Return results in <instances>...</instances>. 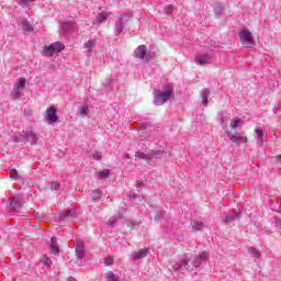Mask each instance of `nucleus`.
Wrapping results in <instances>:
<instances>
[{
  "instance_id": "1",
  "label": "nucleus",
  "mask_w": 281,
  "mask_h": 281,
  "mask_svg": "<svg viewBox=\"0 0 281 281\" xmlns=\"http://www.w3.org/2000/svg\"><path fill=\"white\" fill-rule=\"evenodd\" d=\"M172 95H175V86L172 83H167L162 87V90L154 91V103L156 106H162V104H166Z\"/></svg>"
},
{
  "instance_id": "2",
  "label": "nucleus",
  "mask_w": 281,
  "mask_h": 281,
  "mask_svg": "<svg viewBox=\"0 0 281 281\" xmlns=\"http://www.w3.org/2000/svg\"><path fill=\"white\" fill-rule=\"evenodd\" d=\"M239 40L241 45H245V47H252L256 45V42H254V34H251L248 29L240 30Z\"/></svg>"
},
{
  "instance_id": "3",
  "label": "nucleus",
  "mask_w": 281,
  "mask_h": 281,
  "mask_svg": "<svg viewBox=\"0 0 281 281\" xmlns=\"http://www.w3.org/2000/svg\"><path fill=\"white\" fill-rule=\"evenodd\" d=\"M63 49H65V44H63L60 42H55V43L44 47L43 55L52 57V56H54V54H60V52H63Z\"/></svg>"
},
{
  "instance_id": "4",
  "label": "nucleus",
  "mask_w": 281,
  "mask_h": 281,
  "mask_svg": "<svg viewBox=\"0 0 281 281\" xmlns=\"http://www.w3.org/2000/svg\"><path fill=\"white\" fill-rule=\"evenodd\" d=\"M23 207V196L15 195L11 196L8 200V211L9 212H19Z\"/></svg>"
},
{
  "instance_id": "5",
  "label": "nucleus",
  "mask_w": 281,
  "mask_h": 281,
  "mask_svg": "<svg viewBox=\"0 0 281 281\" xmlns=\"http://www.w3.org/2000/svg\"><path fill=\"white\" fill-rule=\"evenodd\" d=\"M226 136L233 144H236V146H240V144H247L248 142L247 136H245L243 133L232 134V132H226Z\"/></svg>"
},
{
  "instance_id": "6",
  "label": "nucleus",
  "mask_w": 281,
  "mask_h": 281,
  "mask_svg": "<svg viewBox=\"0 0 281 281\" xmlns=\"http://www.w3.org/2000/svg\"><path fill=\"white\" fill-rule=\"evenodd\" d=\"M45 117H47L49 124H56V122H58V108H56V105L47 108Z\"/></svg>"
},
{
  "instance_id": "7",
  "label": "nucleus",
  "mask_w": 281,
  "mask_h": 281,
  "mask_svg": "<svg viewBox=\"0 0 281 281\" xmlns=\"http://www.w3.org/2000/svg\"><path fill=\"white\" fill-rule=\"evenodd\" d=\"M135 157H136V159H144L145 161H150V159L161 157V151L160 150H158V151L151 150L148 154H144L142 151H136Z\"/></svg>"
},
{
  "instance_id": "8",
  "label": "nucleus",
  "mask_w": 281,
  "mask_h": 281,
  "mask_svg": "<svg viewBox=\"0 0 281 281\" xmlns=\"http://www.w3.org/2000/svg\"><path fill=\"white\" fill-rule=\"evenodd\" d=\"M213 58L214 57L209 53H198L195 55V63H198V65H210Z\"/></svg>"
},
{
  "instance_id": "9",
  "label": "nucleus",
  "mask_w": 281,
  "mask_h": 281,
  "mask_svg": "<svg viewBox=\"0 0 281 281\" xmlns=\"http://www.w3.org/2000/svg\"><path fill=\"white\" fill-rule=\"evenodd\" d=\"M147 53H148V47H146V45H140L134 50V56L139 60H144V58H146Z\"/></svg>"
},
{
  "instance_id": "10",
  "label": "nucleus",
  "mask_w": 281,
  "mask_h": 281,
  "mask_svg": "<svg viewBox=\"0 0 281 281\" xmlns=\"http://www.w3.org/2000/svg\"><path fill=\"white\" fill-rule=\"evenodd\" d=\"M124 16H126V14L121 15L119 18V21L114 23V33L116 34V36H120V34L124 32Z\"/></svg>"
},
{
  "instance_id": "11",
  "label": "nucleus",
  "mask_w": 281,
  "mask_h": 281,
  "mask_svg": "<svg viewBox=\"0 0 281 281\" xmlns=\"http://www.w3.org/2000/svg\"><path fill=\"white\" fill-rule=\"evenodd\" d=\"M23 137L24 139H26V142H30L31 144H36L38 142V136H36V134L32 130L23 132Z\"/></svg>"
},
{
  "instance_id": "12",
  "label": "nucleus",
  "mask_w": 281,
  "mask_h": 281,
  "mask_svg": "<svg viewBox=\"0 0 281 281\" xmlns=\"http://www.w3.org/2000/svg\"><path fill=\"white\" fill-rule=\"evenodd\" d=\"M76 254L77 258H85V243L80 239L77 240Z\"/></svg>"
},
{
  "instance_id": "13",
  "label": "nucleus",
  "mask_w": 281,
  "mask_h": 281,
  "mask_svg": "<svg viewBox=\"0 0 281 281\" xmlns=\"http://www.w3.org/2000/svg\"><path fill=\"white\" fill-rule=\"evenodd\" d=\"M146 256H148L147 248L139 249L138 251L132 254L133 260H142V258H146Z\"/></svg>"
},
{
  "instance_id": "14",
  "label": "nucleus",
  "mask_w": 281,
  "mask_h": 281,
  "mask_svg": "<svg viewBox=\"0 0 281 281\" xmlns=\"http://www.w3.org/2000/svg\"><path fill=\"white\" fill-rule=\"evenodd\" d=\"M109 16H111V12L109 11H103L101 13H99L95 18V23L98 25H100V23H104V21H106L109 19Z\"/></svg>"
},
{
  "instance_id": "15",
  "label": "nucleus",
  "mask_w": 281,
  "mask_h": 281,
  "mask_svg": "<svg viewBox=\"0 0 281 281\" xmlns=\"http://www.w3.org/2000/svg\"><path fill=\"white\" fill-rule=\"evenodd\" d=\"M26 82H27V81L25 80V78H20V79H19L18 85L14 87V93H15L16 95H21V89H24Z\"/></svg>"
},
{
  "instance_id": "16",
  "label": "nucleus",
  "mask_w": 281,
  "mask_h": 281,
  "mask_svg": "<svg viewBox=\"0 0 281 281\" xmlns=\"http://www.w3.org/2000/svg\"><path fill=\"white\" fill-rule=\"evenodd\" d=\"M238 216H240L238 213L235 214H227L226 218L223 220V223L225 225H229V223H234L236 221V218H238Z\"/></svg>"
},
{
  "instance_id": "17",
  "label": "nucleus",
  "mask_w": 281,
  "mask_h": 281,
  "mask_svg": "<svg viewBox=\"0 0 281 281\" xmlns=\"http://www.w3.org/2000/svg\"><path fill=\"white\" fill-rule=\"evenodd\" d=\"M201 98H202V104H204V106H207V98H210V89L205 88L204 90H202Z\"/></svg>"
},
{
  "instance_id": "18",
  "label": "nucleus",
  "mask_w": 281,
  "mask_h": 281,
  "mask_svg": "<svg viewBox=\"0 0 281 281\" xmlns=\"http://www.w3.org/2000/svg\"><path fill=\"white\" fill-rule=\"evenodd\" d=\"M86 49H88V54H91L93 52V47H95V40H89L85 43Z\"/></svg>"
},
{
  "instance_id": "19",
  "label": "nucleus",
  "mask_w": 281,
  "mask_h": 281,
  "mask_svg": "<svg viewBox=\"0 0 281 281\" xmlns=\"http://www.w3.org/2000/svg\"><path fill=\"white\" fill-rule=\"evenodd\" d=\"M105 281H120V276L110 271L106 273Z\"/></svg>"
},
{
  "instance_id": "20",
  "label": "nucleus",
  "mask_w": 281,
  "mask_h": 281,
  "mask_svg": "<svg viewBox=\"0 0 281 281\" xmlns=\"http://www.w3.org/2000/svg\"><path fill=\"white\" fill-rule=\"evenodd\" d=\"M248 252L250 254V256L252 258H260V256H261L260 250H258L257 248H254V247L248 248Z\"/></svg>"
},
{
  "instance_id": "21",
  "label": "nucleus",
  "mask_w": 281,
  "mask_h": 281,
  "mask_svg": "<svg viewBox=\"0 0 281 281\" xmlns=\"http://www.w3.org/2000/svg\"><path fill=\"white\" fill-rule=\"evenodd\" d=\"M203 227H204V224L201 221H195L192 224V229H195V232H201V229H203Z\"/></svg>"
},
{
  "instance_id": "22",
  "label": "nucleus",
  "mask_w": 281,
  "mask_h": 281,
  "mask_svg": "<svg viewBox=\"0 0 281 281\" xmlns=\"http://www.w3.org/2000/svg\"><path fill=\"white\" fill-rule=\"evenodd\" d=\"M99 179H109V176L111 175V171L109 169H105L103 171L97 172Z\"/></svg>"
},
{
  "instance_id": "23",
  "label": "nucleus",
  "mask_w": 281,
  "mask_h": 281,
  "mask_svg": "<svg viewBox=\"0 0 281 281\" xmlns=\"http://www.w3.org/2000/svg\"><path fill=\"white\" fill-rule=\"evenodd\" d=\"M92 193V201H100V199H102V191L95 189Z\"/></svg>"
},
{
  "instance_id": "24",
  "label": "nucleus",
  "mask_w": 281,
  "mask_h": 281,
  "mask_svg": "<svg viewBox=\"0 0 281 281\" xmlns=\"http://www.w3.org/2000/svg\"><path fill=\"white\" fill-rule=\"evenodd\" d=\"M41 261L44 265V267H49L52 265V259H49L47 255H43Z\"/></svg>"
},
{
  "instance_id": "25",
  "label": "nucleus",
  "mask_w": 281,
  "mask_h": 281,
  "mask_svg": "<svg viewBox=\"0 0 281 281\" xmlns=\"http://www.w3.org/2000/svg\"><path fill=\"white\" fill-rule=\"evenodd\" d=\"M238 126H240V119L234 117L231 121V128L236 130V128H238Z\"/></svg>"
},
{
  "instance_id": "26",
  "label": "nucleus",
  "mask_w": 281,
  "mask_h": 281,
  "mask_svg": "<svg viewBox=\"0 0 281 281\" xmlns=\"http://www.w3.org/2000/svg\"><path fill=\"white\" fill-rule=\"evenodd\" d=\"M50 251L55 256H58V254H60V249L58 248V245H56V244L50 245Z\"/></svg>"
},
{
  "instance_id": "27",
  "label": "nucleus",
  "mask_w": 281,
  "mask_h": 281,
  "mask_svg": "<svg viewBox=\"0 0 281 281\" xmlns=\"http://www.w3.org/2000/svg\"><path fill=\"white\" fill-rule=\"evenodd\" d=\"M114 259L113 257H105L104 258V266L105 267H113Z\"/></svg>"
},
{
  "instance_id": "28",
  "label": "nucleus",
  "mask_w": 281,
  "mask_h": 281,
  "mask_svg": "<svg viewBox=\"0 0 281 281\" xmlns=\"http://www.w3.org/2000/svg\"><path fill=\"white\" fill-rule=\"evenodd\" d=\"M22 27L24 32H32V24H30V22H23Z\"/></svg>"
},
{
  "instance_id": "29",
  "label": "nucleus",
  "mask_w": 281,
  "mask_h": 281,
  "mask_svg": "<svg viewBox=\"0 0 281 281\" xmlns=\"http://www.w3.org/2000/svg\"><path fill=\"white\" fill-rule=\"evenodd\" d=\"M92 158L95 159V161H101L102 160V151H94L92 154Z\"/></svg>"
},
{
  "instance_id": "30",
  "label": "nucleus",
  "mask_w": 281,
  "mask_h": 281,
  "mask_svg": "<svg viewBox=\"0 0 281 281\" xmlns=\"http://www.w3.org/2000/svg\"><path fill=\"white\" fill-rule=\"evenodd\" d=\"M69 216H74V211H71V210L65 211V212L60 215V218H69Z\"/></svg>"
},
{
  "instance_id": "31",
  "label": "nucleus",
  "mask_w": 281,
  "mask_h": 281,
  "mask_svg": "<svg viewBox=\"0 0 281 281\" xmlns=\"http://www.w3.org/2000/svg\"><path fill=\"white\" fill-rule=\"evenodd\" d=\"M79 113H80V115H88L89 106H87V105L81 106Z\"/></svg>"
},
{
  "instance_id": "32",
  "label": "nucleus",
  "mask_w": 281,
  "mask_h": 281,
  "mask_svg": "<svg viewBox=\"0 0 281 281\" xmlns=\"http://www.w3.org/2000/svg\"><path fill=\"white\" fill-rule=\"evenodd\" d=\"M203 261L196 256L193 260V267L199 268Z\"/></svg>"
},
{
  "instance_id": "33",
  "label": "nucleus",
  "mask_w": 281,
  "mask_h": 281,
  "mask_svg": "<svg viewBox=\"0 0 281 281\" xmlns=\"http://www.w3.org/2000/svg\"><path fill=\"white\" fill-rule=\"evenodd\" d=\"M257 138L262 142V136L265 135V132L261 128L256 130Z\"/></svg>"
},
{
  "instance_id": "34",
  "label": "nucleus",
  "mask_w": 281,
  "mask_h": 281,
  "mask_svg": "<svg viewBox=\"0 0 281 281\" xmlns=\"http://www.w3.org/2000/svg\"><path fill=\"white\" fill-rule=\"evenodd\" d=\"M172 12H173L172 4L165 7V14H172Z\"/></svg>"
},
{
  "instance_id": "35",
  "label": "nucleus",
  "mask_w": 281,
  "mask_h": 281,
  "mask_svg": "<svg viewBox=\"0 0 281 281\" xmlns=\"http://www.w3.org/2000/svg\"><path fill=\"white\" fill-rule=\"evenodd\" d=\"M50 188L52 190H58V188H60V183L58 181H53L50 183Z\"/></svg>"
},
{
  "instance_id": "36",
  "label": "nucleus",
  "mask_w": 281,
  "mask_h": 281,
  "mask_svg": "<svg viewBox=\"0 0 281 281\" xmlns=\"http://www.w3.org/2000/svg\"><path fill=\"white\" fill-rule=\"evenodd\" d=\"M209 256L210 255L204 251V252L200 254V256H198V258H200V260L203 262V260H207Z\"/></svg>"
},
{
  "instance_id": "37",
  "label": "nucleus",
  "mask_w": 281,
  "mask_h": 281,
  "mask_svg": "<svg viewBox=\"0 0 281 281\" xmlns=\"http://www.w3.org/2000/svg\"><path fill=\"white\" fill-rule=\"evenodd\" d=\"M16 175H19V172L16 171V169H13V170L10 171V178H11V179L16 178Z\"/></svg>"
},
{
  "instance_id": "38",
  "label": "nucleus",
  "mask_w": 281,
  "mask_h": 281,
  "mask_svg": "<svg viewBox=\"0 0 281 281\" xmlns=\"http://www.w3.org/2000/svg\"><path fill=\"white\" fill-rule=\"evenodd\" d=\"M22 137H23V136H14V137H13L14 144H21Z\"/></svg>"
},
{
  "instance_id": "39",
  "label": "nucleus",
  "mask_w": 281,
  "mask_h": 281,
  "mask_svg": "<svg viewBox=\"0 0 281 281\" xmlns=\"http://www.w3.org/2000/svg\"><path fill=\"white\" fill-rule=\"evenodd\" d=\"M57 241H58V239H57L56 237H52V238H50L52 245H56Z\"/></svg>"
},
{
  "instance_id": "40",
  "label": "nucleus",
  "mask_w": 281,
  "mask_h": 281,
  "mask_svg": "<svg viewBox=\"0 0 281 281\" xmlns=\"http://www.w3.org/2000/svg\"><path fill=\"white\" fill-rule=\"evenodd\" d=\"M190 263V260L189 259H183L182 260V265L186 267V266H188Z\"/></svg>"
},
{
  "instance_id": "41",
  "label": "nucleus",
  "mask_w": 281,
  "mask_h": 281,
  "mask_svg": "<svg viewBox=\"0 0 281 281\" xmlns=\"http://www.w3.org/2000/svg\"><path fill=\"white\" fill-rule=\"evenodd\" d=\"M181 267H182V265H181V263H176V265L173 266V269L179 270V269H181Z\"/></svg>"
},
{
  "instance_id": "42",
  "label": "nucleus",
  "mask_w": 281,
  "mask_h": 281,
  "mask_svg": "<svg viewBox=\"0 0 281 281\" xmlns=\"http://www.w3.org/2000/svg\"><path fill=\"white\" fill-rule=\"evenodd\" d=\"M130 225H131V229H135V222H130Z\"/></svg>"
},
{
  "instance_id": "43",
  "label": "nucleus",
  "mask_w": 281,
  "mask_h": 281,
  "mask_svg": "<svg viewBox=\"0 0 281 281\" xmlns=\"http://www.w3.org/2000/svg\"><path fill=\"white\" fill-rule=\"evenodd\" d=\"M20 3L27 4V3H30V0H20Z\"/></svg>"
},
{
  "instance_id": "44",
  "label": "nucleus",
  "mask_w": 281,
  "mask_h": 281,
  "mask_svg": "<svg viewBox=\"0 0 281 281\" xmlns=\"http://www.w3.org/2000/svg\"><path fill=\"white\" fill-rule=\"evenodd\" d=\"M130 199H137V195H130Z\"/></svg>"
},
{
  "instance_id": "45",
  "label": "nucleus",
  "mask_w": 281,
  "mask_h": 281,
  "mask_svg": "<svg viewBox=\"0 0 281 281\" xmlns=\"http://www.w3.org/2000/svg\"><path fill=\"white\" fill-rule=\"evenodd\" d=\"M68 281H76V279L75 278H69Z\"/></svg>"
},
{
  "instance_id": "46",
  "label": "nucleus",
  "mask_w": 281,
  "mask_h": 281,
  "mask_svg": "<svg viewBox=\"0 0 281 281\" xmlns=\"http://www.w3.org/2000/svg\"><path fill=\"white\" fill-rule=\"evenodd\" d=\"M110 223H111V225H113V223H115V221L112 220V221H110Z\"/></svg>"
},
{
  "instance_id": "47",
  "label": "nucleus",
  "mask_w": 281,
  "mask_h": 281,
  "mask_svg": "<svg viewBox=\"0 0 281 281\" xmlns=\"http://www.w3.org/2000/svg\"><path fill=\"white\" fill-rule=\"evenodd\" d=\"M146 60H148V57H146Z\"/></svg>"
}]
</instances>
